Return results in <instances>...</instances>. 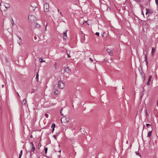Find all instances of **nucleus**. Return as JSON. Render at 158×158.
I'll use <instances>...</instances> for the list:
<instances>
[{
	"label": "nucleus",
	"instance_id": "4be33fe9",
	"mask_svg": "<svg viewBox=\"0 0 158 158\" xmlns=\"http://www.w3.org/2000/svg\"><path fill=\"white\" fill-rule=\"evenodd\" d=\"M152 78V76L151 75L149 76V77H148V81H150Z\"/></svg>",
	"mask_w": 158,
	"mask_h": 158
},
{
	"label": "nucleus",
	"instance_id": "b1692460",
	"mask_svg": "<svg viewBox=\"0 0 158 158\" xmlns=\"http://www.w3.org/2000/svg\"><path fill=\"white\" fill-rule=\"evenodd\" d=\"M44 150L45 151V154H46L48 151V148H44Z\"/></svg>",
	"mask_w": 158,
	"mask_h": 158
},
{
	"label": "nucleus",
	"instance_id": "4468645a",
	"mask_svg": "<svg viewBox=\"0 0 158 158\" xmlns=\"http://www.w3.org/2000/svg\"><path fill=\"white\" fill-rule=\"evenodd\" d=\"M145 10L146 11V15H147V14H149V13L151 14L152 13V12H151L149 10H148L147 9H146Z\"/></svg>",
	"mask_w": 158,
	"mask_h": 158
},
{
	"label": "nucleus",
	"instance_id": "a878e982",
	"mask_svg": "<svg viewBox=\"0 0 158 158\" xmlns=\"http://www.w3.org/2000/svg\"><path fill=\"white\" fill-rule=\"evenodd\" d=\"M135 153H136V154L137 155H138L139 156H141V155H140V153H137V152H135Z\"/></svg>",
	"mask_w": 158,
	"mask_h": 158
},
{
	"label": "nucleus",
	"instance_id": "aec40b11",
	"mask_svg": "<svg viewBox=\"0 0 158 158\" xmlns=\"http://www.w3.org/2000/svg\"><path fill=\"white\" fill-rule=\"evenodd\" d=\"M145 61L146 62V64L147 65L148 64V61L147 60V56H146V55H145Z\"/></svg>",
	"mask_w": 158,
	"mask_h": 158
},
{
	"label": "nucleus",
	"instance_id": "9b49d317",
	"mask_svg": "<svg viewBox=\"0 0 158 158\" xmlns=\"http://www.w3.org/2000/svg\"><path fill=\"white\" fill-rule=\"evenodd\" d=\"M64 70L65 71V72H66L68 73H69L71 72L70 70L69 69V68L68 67L64 69Z\"/></svg>",
	"mask_w": 158,
	"mask_h": 158
},
{
	"label": "nucleus",
	"instance_id": "6e6552de",
	"mask_svg": "<svg viewBox=\"0 0 158 158\" xmlns=\"http://www.w3.org/2000/svg\"><path fill=\"white\" fill-rule=\"evenodd\" d=\"M55 124L54 123H53L51 125V127L52 129V132H53L54 130L55 127Z\"/></svg>",
	"mask_w": 158,
	"mask_h": 158
},
{
	"label": "nucleus",
	"instance_id": "09e8293b",
	"mask_svg": "<svg viewBox=\"0 0 158 158\" xmlns=\"http://www.w3.org/2000/svg\"><path fill=\"white\" fill-rule=\"evenodd\" d=\"M58 11H59V9H58Z\"/></svg>",
	"mask_w": 158,
	"mask_h": 158
},
{
	"label": "nucleus",
	"instance_id": "dca6fc26",
	"mask_svg": "<svg viewBox=\"0 0 158 158\" xmlns=\"http://www.w3.org/2000/svg\"><path fill=\"white\" fill-rule=\"evenodd\" d=\"M36 79L37 81V82L39 80V74L38 72H37L36 73Z\"/></svg>",
	"mask_w": 158,
	"mask_h": 158
},
{
	"label": "nucleus",
	"instance_id": "9d476101",
	"mask_svg": "<svg viewBox=\"0 0 158 158\" xmlns=\"http://www.w3.org/2000/svg\"><path fill=\"white\" fill-rule=\"evenodd\" d=\"M156 51L155 48L154 47H153L152 48L151 53L152 55H153L155 53Z\"/></svg>",
	"mask_w": 158,
	"mask_h": 158
},
{
	"label": "nucleus",
	"instance_id": "423d86ee",
	"mask_svg": "<svg viewBox=\"0 0 158 158\" xmlns=\"http://www.w3.org/2000/svg\"><path fill=\"white\" fill-rule=\"evenodd\" d=\"M107 51L108 53L109 54L110 56H112L113 55V53L112 51L109 49H107Z\"/></svg>",
	"mask_w": 158,
	"mask_h": 158
},
{
	"label": "nucleus",
	"instance_id": "20e7f679",
	"mask_svg": "<svg viewBox=\"0 0 158 158\" xmlns=\"http://www.w3.org/2000/svg\"><path fill=\"white\" fill-rule=\"evenodd\" d=\"M30 143L31 144L32 146V148L31 150V152H33V154H34V153L35 148L34 146V145L33 143L31 142Z\"/></svg>",
	"mask_w": 158,
	"mask_h": 158
},
{
	"label": "nucleus",
	"instance_id": "393cba45",
	"mask_svg": "<svg viewBox=\"0 0 158 158\" xmlns=\"http://www.w3.org/2000/svg\"><path fill=\"white\" fill-rule=\"evenodd\" d=\"M44 116L46 118H47L48 117V115L47 114H44Z\"/></svg>",
	"mask_w": 158,
	"mask_h": 158
},
{
	"label": "nucleus",
	"instance_id": "7c9ffc66",
	"mask_svg": "<svg viewBox=\"0 0 158 158\" xmlns=\"http://www.w3.org/2000/svg\"><path fill=\"white\" fill-rule=\"evenodd\" d=\"M48 25V23H47L45 27V31H46L47 30V27Z\"/></svg>",
	"mask_w": 158,
	"mask_h": 158
},
{
	"label": "nucleus",
	"instance_id": "49530a36",
	"mask_svg": "<svg viewBox=\"0 0 158 158\" xmlns=\"http://www.w3.org/2000/svg\"><path fill=\"white\" fill-rule=\"evenodd\" d=\"M104 34H105V33H104V34H103V35H102V36H103V37H104Z\"/></svg>",
	"mask_w": 158,
	"mask_h": 158
},
{
	"label": "nucleus",
	"instance_id": "a211bd4d",
	"mask_svg": "<svg viewBox=\"0 0 158 158\" xmlns=\"http://www.w3.org/2000/svg\"><path fill=\"white\" fill-rule=\"evenodd\" d=\"M35 25V27L37 28H39L40 27V25L39 24H38L37 23H36Z\"/></svg>",
	"mask_w": 158,
	"mask_h": 158
},
{
	"label": "nucleus",
	"instance_id": "ddd939ff",
	"mask_svg": "<svg viewBox=\"0 0 158 158\" xmlns=\"http://www.w3.org/2000/svg\"><path fill=\"white\" fill-rule=\"evenodd\" d=\"M152 130L151 131H150L147 134V137H150L151 136L152 134Z\"/></svg>",
	"mask_w": 158,
	"mask_h": 158
},
{
	"label": "nucleus",
	"instance_id": "4c0bfd02",
	"mask_svg": "<svg viewBox=\"0 0 158 158\" xmlns=\"http://www.w3.org/2000/svg\"><path fill=\"white\" fill-rule=\"evenodd\" d=\"M87 22H88L87 21H85V23H87V24H88V25H89V23H87Z\"/></svg>",
	"mask_w": 158,
	"mask_h": 158
},
{
	"label": "nucleus",
	"instance_id": "864d4df0",
	"mask_svg": "<svg viewBox=\"0 0 158 158\" xmlns=\"http://www.w3.org/2000/svg\"><path fill=\"white\" fill-rule=\"evenodd\" d=\"M32 137V135H31V137Z\"/></svg>",
	"mask_w": 158,
	"mask_h": 158
},
{
	"label": "nucleus",
	"instance_id": "0eeeda50",
	"mask_svg": "<svg viewBox=\"0 0 158 158\" xmlns=\"http://www.w3.org/2000/svg\"><path fill=\"white\" fill-rule=\"evenodd\" d=\"M66 32H64L63 33V37L64 39V40H66L68 38L67 35V33H66Z\"/></svg>",
	"mask_w": 158,
	"mask_h": 158
},
{
	"label": "nucleus",
	"instance_id": "8fccbe9b",
	"mask_svg": "<svg viewBox=\"0 0 158 158\" xmlns=\"http://www.w3.org/2000/svg\"><path fill=\"white\" fill-rule=\"evenodd\" d=\"M157 106H158V102L157 103Z\"/></svg>",
	"mask_w": 158,
	"mask_h": 158
},
{
	"label": "nucleus",
	"instance_id": "cd10ccee",
	"mask_svg": "<svg viewBox=\"0 0 158 158\" xmlns=\"http://www.w3.org/2000/svg\"><path fill=\"white\" fill-rule=\"evenodd\" d=\"M95 34H96V35H98V36H99V32H97L95 33Z\"/></svg>",
	"mask_w": 158,
	"mask_h": 158
},
{
	"label": "nucleus",
	"instance_id": "bb28decb",
	"mask_svg": "<svg viewBox=\"0 0 158 158\" xmlns=\"http://www.w3.org/2000/svg\"><path fill=\"white\" fill-rule=\"evenodd\" d=\"M89 59L91 62H93V60L91 58H89Z\"/></svg>",
	"mask_w": 158,
	"mask_h": 158
},
{
	"label": "nucleus",
	"instance_id": "f8f14e48",
	"mask_svg": "<svg viewBox=\"0 0 158 158\" xmlns=\"http://www.w3.org/2000/svg\"><path fill=\"white\" fill-rule=\"evenodd\" d=\"M54 93L55 95H57L59 92L58 90L56 89H54Z\"/></svg>",
	"mask_w": 158,
	"mask_h": 158
},
{
	"label": "nucleus",
	"instance_id": "a18cd8bd",
	"mask_svg": "<svg viewBox=\"0 0 158 158\" xmlns=\"http://www.w3.org/2000/svg\"><path fill=\"white\" fill-rule=\"evenodd\" d=\"M2 87H4V85H2Z\"/></svg>",
	"mask_w": 158,
	"mask_h": 158
},
{
	"label": "nucleus",
	"instance_id": "de8ad7c7",
	"mask_svg": "<svg viewBox=\"0 0 158 158\" xmlns=\"http://www.w3.org/2000/svg\"><path fill=\"white\" fill-rule=\"evenodd\" d=\"M61 150H60L59 151V152H61Z\"/></svg>",
	"mask_w": 158,
	"mask_h": 158
},
{
	"label": "nucleus",
	"instance_id": "ea45409f",
	"mask_svg": "<svg viewBox=\"0 0 158 158\" xmlns=\"http://www.w3.org/2000/svg\"><path fill=\"white\" fill-rule=\"evenodd\" d=\"M6 62H7L8 61V60L6 58Z\"/></svg>",
	"mask_w": 158,
	"mask_h": 158
},
{
	"label": "nucleus",
	"instance_id": "58836bf2",
	"mask_svg": "<svg viewBox=\"0 0 158 158\" xmlns=\"http://www.w3.org/2000/svg\"><path fill=\"white\" fill-rule=\"evenodd\" d=\"M60 15L62 16H63L62 15V13L61 12H60Z\"/></svg>",
	"mask_w": 158,
	"mask_h": 158
},
{
	"label": "nucleus",
	"instance_id": "603ef678",
	"mask_svg": "<svg viewBox=\"0 0 158 158\" xmlns=\"http://www.w3.org/2000/svg\"><path fill=\"white\" fill-rule=\"evenodd\" d=\"M145 126H143V127L144 128Z\"/></svg>",
	"mask_w": 158,
	"mask_h": 158
},
{
	"label": "nucleus",
	"instance_id": "2eb2a0df",
	"mask_svg": "<svg viewBox=\"0 0 158 158\" xmlns=\"http://www.w3.org/2000/svg\"><path fill=\"white\" fill-rule=\"evenodd\" d=\"M39 61L41 63L45 62V60H43V58H40L39 59Z\"/></svg>",
	"mask_w": 158,
	"mask_h": 158
},
{
	"label": "nucleus",
	"instance_id": "c03bdc74",
	"mask_svg": "<svg viewBox=\"0 0 158 158\" xmlns=\"http://www.w3.org/2000/svg\"><path fill=\"white\" fill-rule=\"evenodd\" d=\"M17 93V94H18V96L19 97V94L18 93Z\"/></svg>",
	"mask_w": 158,
	"mask_h": 158
},
{
	"label": "nucleus",
	"instance_id": "c756f323",
	"mask_svg": "<svg viewBox=\"0 0 158 158\" xmlns=\"http://www.w3.org/2000/svg\"><path fill=\"white\" fill-rule=\"evenodd\" d=\"M146 126L147 127H148V126H151V125L147 123L146 124Z\"/></svg>",
	"mask_w": 158,
	"mask_h": 158
},
{
	"label": "nucleus",
	"instance_id": "37998d69",
	"mask_svg": "<svg viewBox=\"0 0 158 158\" xmlns=\"http://www.w3.org/2000/svg\"><path fill=\"white\" fill-rule=\"evenodd\" d=\"M142 14L143 15H144V14H143V11H142Z\"/></svg>",
	"mask_w": 158,
	"mask_h": 158
},
{
	"label": "nucleus",
	"instance_id": "c85d7f7f",
	"mask_svg": "<svg viewBox=\"0 0 158 158\" xmlns=\"http://www.w3.org/2000/svg\"><path fill=\"white\" fill-rule=\"evenodd\" d=\"M155 2L157 5L158 4V0H155Z\"/></svg>",
	"mask_w": 158,
	"mask_h": 158
},
{
	"label": "nucleus",
	"instance_id": "7ed1b4c3",
	"mask_svg": "<svg viewBox=\"0 0 158 158\" xmlns=\"http://www.w3.org/2000/svg\"><path fill=\"white\" fill-rule=\"evenodd\" d=\"M49 6L47 3H45L44 5V9L45 12H48L49 10Z\"/></svg>",
	"mask_w": 158,
	"mask_h": 158
},
{
	"label": "nucleus",
	"instance_id": "39448f33",
	"mask_svg": "<svg viewBox=\"0 0 158 158\" xmlns=\"http://www.w3.org/2000/svg\"><path fill=\"white\" fill-rule=\"evenodd\" d=\"M5 7V5L4 3L3 2H1L0 5V8L1 9L3 10H5L4 9Z\"/></svg>",
	"mask_w": 158,
	"mask_h": 158
},
{
	"label": "nucleus",
	"instance_id": "c9c22d12",
	"mask_svg": "<svg viewBox=\"0 0 158 158\" xmlns=\"http://www.w3.org/2000/svg\"><path fill=\"white\" fill-rule=\"evenodd\" d=\"M33 154V152H30V157H31V156L32 155V154Z\"/></svg>",
	"mask_w": 158,
	"mask_h": 158
},
{
	"label": "nucleus",
	"instance_id": "473e14b6",
	"mask_svg": "<svg viewBox=\"0 0 158 158\" xmlns=\"http://www.w3.org/2000/svg\"><path fill=\"white\" fill-rule=\"evenodd\" d=\"M56 135H53V137L55 138V139H56Z\"/></svg>",
	"mask_w": 158,
	"mask_h": 158
},
{
	"label": "nucleus",
	"instance_id": "79ce46f5",
	"mask_svg": "<svg viewBox=\"0 0 158 158\" xmlns=\"http://www.w3.org/2000/svg\"><path fill=\"white\" fill-rule=\"evenodd\" d=\"M138 2H139L141 0H136Z\"/></svg>",
	"mask_w": 158,
	"mask_h": 158
},
{
	"label": "nucleus",
	"instance_id": "f704fd0d",
	"mask_svg": "<svg viewBox=\"0 0 158 158\" xmlns=\"http://www.w3.org/2000/svg\"><path fill=\"white\" fill-rule=\"evenodd\" d=\"M149 82H150L149 81H148V82H147V85H149Z\"/></svg>",
	"mask_w": 158,
	"mask_h": 158
},
{
	"label": "nucleus",
	"instance_id": "1a4fd4ad",
	"mask_svg": "<svg viewBox=\"0 0 158 158\" xmlns=\"http://www.w3.org/2000/svg\"><path fill=\"white\" fill-rule=\"evenodd\" d=\"M5 7L6 9L10 7V5L8 3H4Z\"/></svg>",
	"mask_w": 158,
	"mask_h": 158
},
{
	"label": "nucleus",
	"instance_id": "f3484780",
	"mask_svg": "<svg viewBox=\"0 0 158 158\" xmlns=\"http://www.w3.org/2000/svg\"><path fill=\"white\" fill-rule=\"evenodd\" d=\"M18 43L19 44L20 46H21L23 44L22 41L21 40H18Z\"/></svg>",
	"mask_w": 158,
	"mask_h": 158
},
{
	"label": "nucleus",
	"instance_id": "a19ab883",
	"mask_svg": "<svg viewBox=\"0 0 158 158\" xmlns=\"http://www.w3.org/2000/svg\"><path fill=\"white\" fill-rule=\"evenodd\" d=\"M146 115H147V111L146 110Z\"/></svg>",
	"mask_w": 158,
	"mask_h": 158
},
{
	"label": "nucleus",
	"instance_id": "3c124183",
	"mask_svg": "<svg viewBox=\"0 0 158 158\" xmlns=\"http://www.w3.org/2000/svg\"><path fill=\"white\" fill-rule=\"evenodd\" d=\"M36 39V38H35V39Z\"/></svg>",
	"mask_w": 158,
	"mask_h": 158
},
{
	"label": "nucleus",
	"instance_id": "2f4dec72",
	"mask_svg": "<svg viewBox=\"0 0 158 158\" xmlns=\"http://www.w3.org/2000/svg\"><path fill=\"white\" fill-rule=\"evenodd\" d=\"M12 21L11 22V23H12V24L13 26V24H14V21H13V19H12Z\"/></svg>",
	"mask_w": 158,
	"mask_h": 158
},
{
	"label": "nucleus",
	"instance_id": "f257e3e1",
	"mask_svg": "<svg viewBox=\"0 0 158 158\" xmlns=\"http://www.w3.org/2000/svg\"><path fill=\"white\" fill-rule=\"evenodd\" d=\"M58 86L59 88L62 89L65 87V85L62 81H59L58 83Z\"/></svg>",
	"mask_w": 158,
	"mask_h": 158
},
{
	"label": "nucleus",
	"instance_id": "f03ea898",
	"mask_svg": "<svg viewBox=\"0 0 158 158\" xmlns=\"http://www.w3.org/2000/svg\"><path fill=\"white\" fill-rule=\"evenodd\" d=\"M36 17L35 16L31 15H29L28 17L29 21L31 22H33L34 21L36 20Z\"/></svg>",
	"mask_w": 158,
	"mask_h": 158
},
{
	"label": "nucleus",
	"instance_id": "5701e85b",
	"mask_svg": "<svg viewBox=\"0 0 158 158\" xmlns=\"http://www.w3.org/2000/svg\"><path fill=\"white\" fill-rule=\"evenodd\" d=\"M41 143H39L38 144V148L39 149L40 148V147H41Z\"/></svg>",
	"mask_w": 158,
	"mask_h": 158
},
{
	"label": "nucleus",
	"instance_id": "412c9836",
	"mask_svg": "<svg viewBox=\"0 0 158 158\" xmlns=\"http://www.w3.org/2000/svg\"><path fill=\"white\" fill-rule=\"evenodd\" d=\"M26 99H23L22 101V103L24 104H26Z\"/></svg>",
	"mask_w": 158,
	"mask_h": 158
},
{
	"label": "nucleus",
	"instance_id": "e433bc0d",
	"mask_svg": "<svg viewBox=\"0 0 158 158\" xmlns=\"http://www.w3.org/2000/svg\"><path fill=\"white\" fill-rule=\"evenodd\" d=\"M68 57L69 58H70V56L68 54Z\"/></svg>",
	"mask_w": 158,
	"mask_h": 158
},
{
	"label": "nucleus",
	"instance_id": "72a5a7b5",
	"mask_svg": "<svg viewBox=\"0 0 158 158\" xmlns=\"http://www.w3.org/2000/svg\"><path fill=\"white\" fill-rule=\"evenodd\" d=\"M63 110L62 109H61V110H60V114H61L62 115H63V114H62V110Z\"/></svg>",
	"mask_w": 158,
	"mask_h": 158
},
{
	"label": "nucleus",
	"instance_id": "6ab92c4d",
	"mask_svg": "<svg viewBox=\"0 0 158 158\" xmlns=\"http://www.w3.org/2000/svg\"><path fill=\"white\" fill-rule=\"evenodd\" d=\"M22 153H23V150H21L20 151V153L19 154V158H21V156L22 155Z\"/></svg>",
	"mask_w": 158,
	"mask_h": 158
}]
</instances>
